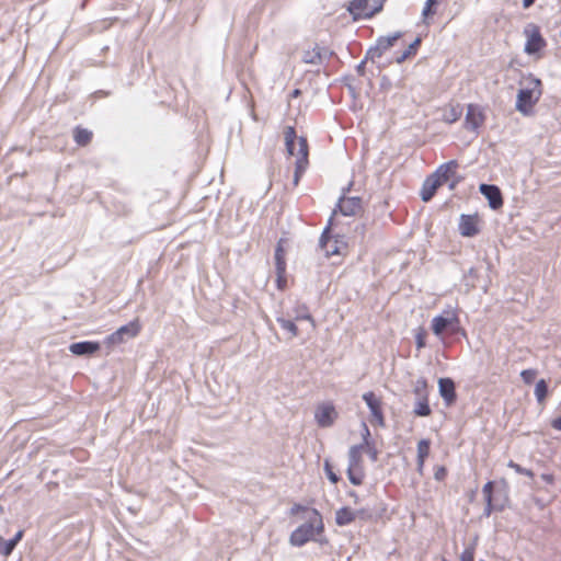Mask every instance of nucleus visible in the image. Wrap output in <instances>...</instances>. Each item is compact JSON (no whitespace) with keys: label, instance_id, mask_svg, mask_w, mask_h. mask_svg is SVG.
I'll use <instances>...</instances> for the list:
<instances>
[{"label":"nucleus","instance_id":"39448f33","mask_svg":"<svg viewBox=\"0 0 561 561\" xmlns=\"http://www.w3.org/2000/svg\"><path fill=\"white\" fill-rule=\"evenodd\" d=\"M456 164L450 162L437 169V171L428 176L422 186L421 197L424 202H428L439 186L448 182L455 174Z\"/></svg>","mask_w":561,"mask_h":561},{"label":"nucleus","instance_id":"b1692460","mask_svg":"<svg viewBox=\"0 0 561 561\" xmlns=\"http://www.w3.org/2000/svg\"><path fill=\"white\" fill-rule=\"evenodd\" d=\"M75 141L80 146H85L92 138V133L84 128H77L73 131Z\"/></svg>","mask_w":561,"mask_h":561},{"label":"nucleus","instance_id":"ea45409f","mask_svg":"<svg viewBox=\"0 0 561 561\" xmlns=\"http://www.w3.org/2000/svg\"><path fill=\"white\" fill-rule=\"evenodd\" d=\"M296 320H307V321L310 322L312 328L316 327L314 321H313L312 317L309 313H305V314L298 316L296 318Z\"/></svg>","mask_w":561,"mask_h":561},{"label":"nucleus","instance_id":"1a4fd4ad","mask_svg":"<svg viewBox=\"0 0 561 561\" xmlns=\"http://www.w3.org/2000/svg\"><path fill=\"white\" fill-rule=\"evenodd\" d=\"M482 230V218L478 213L461 214L458 219V231L465 238H473Z\"/></svg>","mask_w":561,"mask_h":561},{"label":"nucleus","instance_id":"c85d7f7f","mask_svg":"<svg viewBox=\"0 0 561 561\" xmlns=\"http://www.w3.org/2000/svg\"><path fill=\"white\" fill-rule=\"evenodd\" d=\"M414 392L420 397H427V382L424 378H420L414 383Z\"/></svg>","mask_w":561,"mask_h":561},{"label":"nucleus","instance_id":"72a5a7b5","mask_svg":"<svg viewBox=\"0 0 561 561\" xmlns=\"http://www.w3.org/2000/svg\"><path fill=\"white\" fill-rule=\"evenodd\" d=\"M520 377L526 383H531L536 378V371L533 369L523 370Z\"/></svg>","mask_w":561,"mask_h":561},{"label":"nucleus","instance_id":"412c9836","mask_svg":"<svg viewBox=\"0 0 561 561\" xmlns=\"http://www.w3.org/2000/svg\"><path fill=\"white\" fill-rule=\"evenodd\" d=\"M431 443L428 439H421L417 444V469L422 472L425 459L430 454Z\"/></svg>","mask_w":561,"mask_h":561},{"label":"nucleus","instance_id":"7c9ffc66","mask_svg":"<svg viewBox=\"0 0 561 561\" xmlns=\"http://www.w3.org/2000/svg\"><path fill=\"white\" fill-rule=\"evenodd\" d=\"M286 270L276 271V286L278 289L283 290L286 288L287 279H286Z\"/></svg>","mask_w":561,"mask_h":561},{"label":"nucleus","instance_id":"2f4dec72","mask_svg":"<svg viewBox=\"0 0 561 561\" xmlns=\"http://www.w3.org/2000/svg\"><path fill=\"white\" fill-rule=\"evenodd\" d=\"M492 489H493V482H488L486 484H484V486L482 489L484 499H485L489 507L492 506Z\"/></svg>","mask_w":561,"mask_h":561},{"label":"nucleus","instance_id":"0eeeda50","mask_svg":"<svg viewBox=\"0 0 561 561\" xmlns=\"http://www.w3.org/2000/svg\"><path fill=\"white\" fill-rule=\"evenodd\" d=\"M141 330V325L139 321L133 320L129 323L122 325L115 332L107 335L104 340L105 345L108 347H114L116 345L123 344L128 340L135 339Z\"/></svg>","mask_w":561,"mask_h":561},{"label":"nucleus","instance_id":"9d476101","mask_svg":"<svg viewBox=\"0 0 561 561\" xmlns=\"http://www.w3.org/2000/svg\"><path fill=\"white\" fill-rule=\"evenodd\" d=\"M459 318L457 310L454 308L445 309L440 314L435 316L432 319V331L437 336L440 337L445 330L458 324Z\"/></svg>","mask_w":561,"mask_h":561},{"label":"nucleus","instance_id":"f8f14e48","mask_svg":"<svg viewBox=\"0 0 561 561\" xmlns=\"http://www.w3.org/2000/svg\"><path fill=\"white\" fill-rule=\"evenodd\" d=\"M321 248L327 256H342L346 253L347 243L343 237L331 236L329 230H325L321 238Z\"/></svg>","mask_w":561,"mask_h":561},{"label":"nucleus","instance_id":"a211bd4d","mask_svg":"<svg viewBox=\"0 0 561 561\" xmlns=\"http://www.w3.org/2000/svg\"><path fill=\"white\" fill-rule=\"evenodd\" d=\"M99 350H100V344L98 342H92V341L72 343L69 346V351L73 355H77V356L91 355V354L96 353Z\"/></svg>","mask_w":561,"mask_h":561},{"label":"nucleus","instance_id":"a19ab883","mask_svg":"<svg viewBox=\"0 0 561 561\" xmlns=\"http://www.w3.org/2000/svg\"><path fill=\"white\" fill-rule=\"evenodd\" d=\"M551 426L557 431H561V415L551 421Z\"/></svg>","mask_w":561,"mask_h":561},{"label":"nucleus","instance_id":"79ce46f5","mask_svg":"<svg viewBox=\"0 0 561 561\" xmlns=\"http://www.w3.org/2000/svg\"><path fill=\"white\" fill-rule=\"evenodd\" d=\"M534 2L535 0H523V7L528 9L530 5H533Z\"/></svg>","mask_w":561,"mask_h":561},{"label":"nucleus","instance_id":"6e6552de","mask_svg":"<svg viewBox=\"0 0 561 561\" xmlns=\"http://www.w3.org/2000/svg\"><path fill=\"white\" fill-rule=\"evenodd\" d=\"M385 0H352L348 4V11L353 18H370L379 12Z\"/></svg>","mask_w":561,"mask_h":561},{"label":"nucleus","instance_id":"9b49d317","mask_svg":"<svg viewBox=\"0 0 561 561\" xmlns=\"http://www.w3.org/2000/svg\"><path fill=\"white\" fill-rule=\"evenodd\" d=\"M362 399L369 410V421L371 424L383 426V411L382 401L379 396L373 391H367L362 394Z\"/></svg>","mask_w":561,"mask_h":561},{"label":"nucleus","instance_id":"4468645a","mask_svg":"<svg viewBox=\"0 0 561 561\" xmlns=\"http://www.w3.org/2000/svg\"><path fill=\"white\" fill-rule=\"evenodd\" d=\"M485 119L484 110L476 104L468 105L465 124L468 129L477 130L480 128Z\"/></svg>","mask_w":561,"mask_h":561},{"label":"nucleus","instance_id":"4be33fe9","mask_svg":"<svg viewBox=\"0 0 561 561\" xmlns=\"http://www.w3.org/2000/svg\"><path fill=\"white\" fill-rule=\"evenodd\" d=\"M413 411L417 416H428L431 414V408L426 396L417 398Z\"/></svg>","mask_w":561,"mask_h":561},{"label":"nucleus","instance_id":"f704fd0d","mask_svg":"<svg viewBox=\"0 0 561 561\" xmlns=\"http://www.w3.org/2000/svg\"><path fill=\"white\" fill-rule=\"evenodd\" d=\"M425 336H426L425 331L423 329H419V331L415 334L417 348H422L425 346Z\"/></svg>","mask_w":561,"mask_h":561},{"label":"nucleus","instance_id":"58836bf2","mask_svg":"<svg viewBox=\"0 0 561 561\" xmlns=\"http://www.w3.org/2000/svg\"><path fill=\"white\" fill-rule=\"evenodd\" d=\"M445 476H446V470L444 467L436 468L435 473H434V477L436 480H442L445 478Z\"/></svg>","mask_w":561,"mask_h":561},{"label":"nucleus","instance_id":"f03ea898","mask_svg":"<svg viewBox=\"0 0 561 561\" xmlns=\"http://www.w3.org/2000/svg\"><path fill=\"white\" fill-rule=\"evenodd\" d=\"M542 96V81L533 73H526L518 81L515 99V110L525 117L536 112V106Z\"/></svg>","mask_w":561,"mask_h":561},{"label":"nucleus","instance_id":"c756f323","mask_svg":"<svg viewBox=\"0 0 561 561\" xmlns=\"http://www.w3.org/2000/svg\"><path fill=\"white\" fill-rule=\"evenodd\" d=\"M12 551V542H9V539L7 540L0 535V556L7 558Z\"/></svg>","mask_w":561,"mask_h":561},{"label":"nucleus","instance_id":"f3484780","mask_svg":"<svg viewBox=\"0 0 561 561\" xmlns=\"http://www.w3.org/2000/svg\"><path fill=\"white\" fill-rule=\"evenodd\" d=\"M438 390L440 397L444 399L446 405L454 403L456 399L455 383L449 378H440L438 380Z\"/></svg>","mask_w":561,"mask_h":561},{"label":"nucleus","instance_id":"423d86ee","mask_svg":"<svg viewBox=\"0 0 561 561\" xmlns=\"http://www.w3.org/2000/svg\"><path fill=\"white\" fill-rule=\"evenodd\" d=\"M285 141L288 153L297 158L295 174V182H297L299 173L304 171L307 163V142L304 138H298L291 127L285 131Z\"/></svg>","mask_w":561,"mask_h":561},{"label":"nucleus","instance_id":"bb28decb","mask_svg":"<svg viewBox=\"0 0 561 561\" xmlns=\"http://www.w3.org/2000/svg\"><path fill=\"white\" fill-rule=\"evenodd\" d=\"M275 268L276 271L286 270V262L284 257V251L280 245L275 251Z\"/></svg>","mask_w":561,"mask_h":561},{"label":"nucleus","instance_id":"2eb2a0df","mask_svg":"<svg viewBox=\"0 0 561 561\" xmlns=\"http://www.w3.org/2000/svg\"><path fill=\"white\" fill-rule=\"evenodd\" d=\"M479 191L486 198L491 209L497 210L503 206L502 193L497 186L481 184Z\"/></svg>","mask_w":561,"mask_h":561},{"label":"nucleus","instance_id":"4c0bfd02","mask_svg":"<svg viewBox=\"0 0 561 561\" xmlns=\"http://www.w3.org/2000/svg\"><path fill=\"white\" fill-rule=\"evenodd\" d=\"M508 467H511L512 469H514L518 473L531 476V472L529 470L522 468L520 466L514 463L513 461H511L508 463Z\"/></svg>","mask_w":561,"mask_h":561},{"label":"nucleus","instance_id":"393cba45","mask_svg":"<svg viewBox=\"0 0 561 561\" xmlns=\"http://www.w3.org/2000/svg\"><path fill=\"white\" fill-rule=\"evenodd\" d=\"M548 392V386L543 379L537 381L535 387V396L538 402H543Z\"/></svg>","mask_w":561,"mask_h":561},{"label":"nucleus","instance_id":"7ed1b4c3","mask_svg":"<svg viewBox=\"0 0 561 561\" xmlns=\"http://www.w3.org/2000/svg\"><path fill=\"white\" fill-rule=\"evenodd\" d=\"M362 430L363 443L350 449L347 476L354 485L362 484L365 477L362 461L363 454L368 455L371 461H376L378 456V450L370 439V432L365 423L362 424Z\"/></svg>","mask_w":561,"mask_h":561},{"label":"nucleus","instance_id":"20e7f679","mask_svg":"<svg viewBox=\"0 0 561 561\" xmlns=\"http://www.w3.org/2000/svg\"><path fill=\"white\" fill-rule=\"evenodd\" d=\"M525 39L524 53L534 60H539L543 56L547 42L541 34L540 27L535 23H527L523 28Z\"/></svg>","mask_w":561,"mask_h":561},{"label":"nucleus","instance_id":"5701e85b","mask_svg":"<svg viewBox=\"0 0 561 561\" xmlns=\"http://www.w3.org/2000/svg\"><path fill=\"white\" fill-rule=\"evenodd\" d=\"M461 116V108L459 106L449 105L444 108L443 121L446 123H454Z\"/></svg>","mask_w":561,"mask_h":561},{"label":"nucleus","instance_id":"a878e982","mask_svg":"<svg viewBox=\"0 0 561 561\" xmlns=\"http://www.w3.org/2000/svg\"><path fill=\"white\" fill-rule=\"evenodd\" d=\"M278 323L289 333L290 337H296L298 335L297 325L293 321L280 318L278 319Z\"/></svg>","mask_w":561,"mask_h":561},{"label":"nucleus","instance_id":"6ab92c4d","mask_svg":"<svg viewBox=\"0 0 561 561\" xmlns=\"http://www.w3.org/2000/svg\"><path fill=\"white\" fill-rule=\"evenodd\" d=\"M339 208L346 216L354 215L360 209V201L357 197H342L339 202Z\"/></svg>","mask_w":561,"mask_h":561},{"label":"nucleus","instance_id":"aec40b11","mask_svg":"<svg viewBox=\"0 0 561 561\" xmlns=\"http://www.w3.org/2000/svg\"><path fill=\"white\" fill-rule=\"evenodd\" d=\"M356 518V512L350 507H341L335 512V523L339 526H346Z\"/></svg>","mask_w":561,"mask_h":561},{"label":"nucleus","instance_id":"c9c22d12","mask_svg":"<svg viewBox=\"0 0 561 561\" xmlns=\"http://www.w3.org/2000/svg\"><path fill=\"white\" fill-rule=\"evenodd\" d=\"M436 3V0H427L425 7L423 8L422 15L424 19H427L433 14L432 8Z\"/></svg>","mask_w":561,"mask_h":561},{"label":"nucleus","instance_id":"dca6fc26","mask_svg":"<svg viewBox=\"0 0 561 561\" xmlns=\"http://www.w3.org/2000/svg\"><path fill=\"white\" fill-rule=\"evenodd\" d=\"M401 37V33L400 32H397L392 35H389V36H382L380 37L376 45L374 47H371L369 50H368V55L374 58V57H379L383 51H386L387 49H389L390 47H392L394 45V43Z\"/></svg>","mask_w":561,"mask_h":561},{"label":"nucleus","instance_id":"e433bc0d","mask_svg":"<svg viewBox=\"0 0 561 561\" xmlns=\"http://www.w3.org/2000/svg\"><path fill=\"white\" fill-rule=\"evenodd\" d=\"M24 531L19 530L11 539H9V542H12V549L14 550L15 546L20 542V540L23 538Z\"/></svg>","mask_w":561,"mask_h":561},{"label":"nucleus","instance_id":"473e14b6","mask_svg":"<svg viewBox=\"0 0 561 561\" xmlns=\"http://www.w3.org/2000/svg\"><path fill=\"white\" fill-rule=\"evenodd\" d=\"M324 471H325V474L328 477V479L333 483L335 484L337 481H339V477L336 476V473L333 471L330 462L327 460L324 462Z\"/></svg>","mask_w":561,"mask_h":561},{"label":"nucleus","instance_id":"cd10ccee","mask_svg":"<svg viewBox=\"0 0 561 561\" xmlns=\"http://www.w3.org/2000/svg\"><path fill=\"white\" fill-rule=\"evenodd\" d=\"M420 43H421V38L417 37L412 44H410V46L403 53V55L400 58H398V62H402L404 59H407L411 55H414L420 46Z\"/></svg>","mask_w":561,"mask_h":561},{"label":"nucleus","instance_id":"f257e3e1","mask_svg":"<svg viewBox=\"0 0 561 561\" xmlns=\"http://www.w3.org/2000/svg\"><path fill=\"white\" fill-rule=\"evenodd\" d=\"M301 514L302 523L289 535L288 542L293 547H302L310 541H318L324 530L321 514L314 508H296Z\"/></svg>","mask_w":561,"mask_h":561},{"label":"nucleus","instance_id":"ddd939ff","mask_svg":"<svg viewBox=\"0 0 561 561\" xmlns=\"http://www.w3.org/2000/svg\"><path fill=\"white\" fill-rule=\"evenodd\" d=\"M339 417L335 405L330 401H323L317 404L314 409V420L320 427L332 426Z\"/></svg>","mask_w":561,"mask_h":561}]
</instances>
